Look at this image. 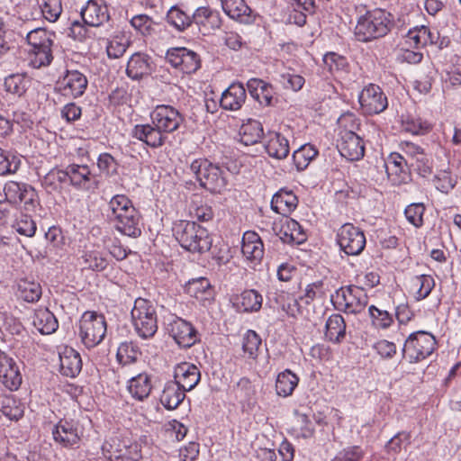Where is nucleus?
I'll use <instances>...</instances> for the list:
<instances>
[{
    "label": "nucleus",
    "instance_id": "1",
    "mask_svg": "<svg viewBox=\"0 0 461 461\" xmlns=\"http://www.w3.org/2000/svg\"><path fill=\"white\" fill-rule=\"evenodd\" d=\"M151 123L136 125L132 135L151 148L161 147L167 134L176 131L184 122L183 115L171 105H158L150 113Z\"/></svg>",
    "mask_w": 461,
    "mask_h": 461
},
{
    "label": "nucleus",
    "instance_id": "2",
    "mask_svg": "<svg viewBox=\"0 0 461 461\" xmlns=\"http://www.w3.org/2000/svg\"><path fill=\"white\" fill-rule=\"evenodd\" d=\"M107 215L122 234L132 238L141 234L140 214L126 195L115 194L110 199Z\"/></svg>",
    "mask_w": 461,
    "mask_h": 461
},
{
    "label": "nucleus",
    "instance_id": "3",
    "mask_svg": "<svg viewBox=\"0 0 461 461\" xmlns=\"http://www.w3.org/2000/svg\"><path fill=\"white\" fill-rule=\"evenodd\" d=\"M173 233L182 248L193 253H203L212 247L208 230L194 221H180L175 223Z\"/></svg>",
    "mask_w": 461,
    "mask_h": 461
},
{
    "label": "nucleus",
    "instance_id": "4",
    "mask_svg": "<svg viewBox=\"0 0 461 461\" xmlns=\"http://www.w3.org/2000/svg\"><path fill=\"white\" fill-rule=\"evenodd\" d=\"M338 122L341 128L337 145L340 155L350 161L359 160L364 157L365 145L354 131L358 127L355 116L352 113L344 114Z\"/></svg>",
    "mask_w": 461,
    "mask_h": 461
},
{
    "label": "nucleus",
    "instance_id": "5",
    "mask_svg": "<svg viewBox=\"0 0 461 461\" xmlns=\"http://www.w3.org/2000/svg\"><path fill=\"white\" fill-rule=\"evenodd\" d=\"M192 173L201 186L212 193H221L227 186L228 171L206 158H198L190 165Z\"/></svg>",
    "mask_w": 461,
    "mask_h": 461
},
{
    "label": "nucleus",
    "instance_id": "6",
    "mask_svg": "<svg viewBox=\"0 0 461 461\" xmlns=\"http://www.w3.org/2000/svg\"><path fill=\"white\" fill-rule=\"evenodd\" d=\"M131 320L136 333L142 339L152 338L158 330L156 310L151 303L137 298L131 310Z\"/></svg>",
    "mask_w": 461,
    "mask_h": 461
},
{
    "label": "nucleus",
    "instance_id": "7",
    "mask_svg": "<svg viewBox=\"0 0 461 461\" xmlns=\"http://www.w3.org/2000/svg\"><path fill=\"white\" fill-rule=\"evenodd\" d=\"M106 333V321L102 314L95 312H86L81 316L78 324V336L87 348L100 344Z\"/></svg>",
    "mask_w": 461,
    "mask_h": 461
},
{
    "label": "nucleus",
    "instance_id": "8",
    "mask_svg": "<svg viewBox=\"0 0 461 461\" xmlns=\"http://www.w3.org/2000/svg\"><path fill=\"white\" fill-rule=\"evenodd\" d=\"M436 344L431 333L423 330L412 332L404 342L402 356L411 363L422 361L434 352Z\"/></svg>",
    "mask_w": 461,
    "mask_h": 461
},
{
    "label": "nucleus",
    "instance_id": "9",
    "mask_svg": "<svg viewBox=\"0 0 461 461\" xmlns=\"http://www.w3.org/2000/svg\"><path fill=\"white\" fill-rule=\"evenodd\" d=\"M338 243L347 255H359L366 247L364 232L351 223H346L340 227L338 232Z\"/></svg>",
    "mask_w": 461,
    "mask_h": 461
},
{
    "label": "nucleus",
    "instance_id": "10",
    "mask_svg": "<svg viewBox=\"0 0 461 461\" xmlns=\"http://www.w3.org/2000/svg\"><path fill=\"white\" fill-rule=\"evenodd\" d=\"M336 301L347 312L357 314L367 305L368 296L363 288L350 285L336 291Z\"/></svg>",
    "mask_w": 461,
    "mask_h": 461
},
{
    "label": "nucleus",
    "instance_id": "11",
    "mask_svg": "<svg viewBox=\"0 0 461 461\" xmlns=\"http://www.w3.org/2000/svg\"><path fill=\"white\" fill-rule=\"evenodd\" d=\"M167 330L182 348H190L200 340L199 333L193 324L176 316L168 321Z\"/></svg>",
    "mask_w": 461,
    "mask_h": 461
},
{
    "label": "nucleus",
    "instance_id": "12",
    "mask_svg": "<svg viewBox=\"0 0 461 461\" xmlns=\"http://www.w3.org/2000/svg\"><path fill=\"white\" fill-rule=\"evenodd\" d=\"M358 101L363 112L366 114L380 113L388 105L386 95L378 86L374 84H370L361 91Z\"/></svg>",
    "mask_w": 461,
    "mask_h": 461
},
{
    "label": "nucleus",
    "instance_id": "13",
    "mask_svg": "<svg viewBox=\"0 0 461 461\" xmlns=\"http://www.w3.org/2000/svg\"><path fill=\"white\" fill-rule=\"evenodd\" d=\"M273 230L284 243L298 245L306 240V234L303 227L299 222L288 216L276 221L273 225Z\"/></svg>",
    "mask_w": 461,
    "mask_h": 461
},
{
    "label": "nucleus",
    "instance_id": "14",
    "mask_svg": "<svg viewBox=\"0 0 461 461\" xmlns=\"http://www.w3.org/2000/svg\"><path fill=\"white\" fill-rule=\"evenodd\" d=\"M88 85L86 77L78 70H68L57 82V90L64 96L77 98L85 93Z\"/></svg>",
    "mask_w": 461,
    "mask_h": 461
},
{
    "label": "nucleus",
    "instance_id": "15",
    "mask_svg": "<svg viewBox=\"0 0 461 461\" xmlns=\"http://www.w3.org/2000/svg\"><path fill=\"white\" fill-rule=\"evenodd\" d=\"M0 381L11 392L17 391L23 382V376L16 362L1 349Z\"/></svg>",
    "mask_w": 461,
    "mask_h": 461
},
{
    "label": "nucleus",
    "instance_id": "16",
    "mask_svg": "<svg viewBox=\"0 0 461 461\" xmlns=\"http://www.w3.org/2000/svg\"><path fill=\"white\" fill-rule=\"evenodd\" d=\"M158 377L146 372L131 377L128 382L130 394L138 401L147 399L157 386Z\"/></svg>",
    "mask_w": 461,
    "mask_h": 461
},
{
    "label": "nucleus",
    "instance_id": "17",
    "mask_svg": "<svg viewBox=\"0 0 461 461\" xmlns=\"http://www.w3.org/2000/svg\"><path fill=\"white\" fill-rule=\"evenodd\" d=\"M408 160L399 153H392L384 162L385 170L393 185H399L409 178L406 170Z\"/></svg>",
    "mask_w": 461,
    "mask_h": 461
},
{
    "label": "nucleus",
    "instance_id": "18",
    "mask_svg": "<svg viewBox=\"0 0 461 461\" xmlns=\"http://www.w3.org/2000/svg\"><path fill=\"white\" fill-rule=\"evenodd\" d=\"M241 252L247 260L255 265L261 261L264 256V245L258 233L246 231L243 234Z\"/></svg>",
    "mask_w": 461,
    "mask_h": 461
},
{
    "label": "nucleus",
    "instance_id": "19",
    "mask_svg": "<svg viewBox=\"0 0 461 461\" xmlns=\"http://www.w3.org/2000/svg\"><path fill=\"white\" fill-rule=\"evenodd\" d=\"M174 378L185 392H188L198 384L201 375L196 366L184 362L176 366Z\"/></svg>",
    "mask_w": 461,
    "mask_h": 461
},
{
    "label": "nucleus",
    "instance_id": "20",
    "mask_svg": "<svg viewBox=\"0 0 461 461\" xmlns=\"http://www.w3.org/2000/svg\"><path fill=\"white\" fill-rule=\"evenodd\" d=\"M56 442L64 447L74 446L80 439L79 426L75 421L60 420L52 431Z\"/></svg>",
    "mask_w": 461,
    "mask_h": 461
},
{
    "label": "nucleus",
    "instance_id": "21",
    "mask_svg": "<svg viewBox=\"0 0 461 461\" xmlns=\"http://www.w3.org/2000/svg\"><path fill=\"white\" fill-rule=\"evenodd\" d=\"M246 100V90L240 83L231 84L221 95V107L224 110L237 111Z\"/></svg>",
    "mask_w": 461,
    "mask_h": 461
},
{
    "label": "nucleus",
    "instance_id": "22",
    "mask_svg": "<svg viewBox=\"0 0 461 461\" xmlns=\"http://www.w3.org/2000/svg\"><path fill=\"white\" fill-rule=\"evenodd\" d=\"M61 373L68 377H75L82 369V360L79 353L72 348L66 347L59 352Z\"/></svg>",
    "mask_w": 461,
    "mask_h": 461
},
{
    "label": "nucleus",
    "instance_id": "23",
    "mask_svg": "<svg viewBox=\"0 0 461 461\" xmlns=\"http://www.w3.org/2000/svg\"><path fill=\"white\" fill-rule=\"evenodd\" d=\"M70 185L84 190L91 188L92 174L87 165L70 164L66 167Z\"/></svg>",
    "mask_w": 461,
    "mask_h": 461
},
{
    "label": "nucleus",
    "instance_id": "24",
    "mask_svg": "<svg viewBox=\"0 0 461 461\" xmlns=\"http://www.w3.org/2000/svg\"><path fill=\"white\" fill-rule=\"evenodd\" d=\"M221 3L223 11L231 19L244 24L252 23L251 10L244 0H221Z\"/></svg>",
    "mask_w": 461,
    "mask_h": 461
},
{
    "label": "nucleus",
    "instance_id": "25",
    "mask_svg": "<svg viewBox=\"0 0 461 461\" xmlns=\"http://www.w3.org/2000/svg\"><path fill=\"white\" fill-rule=\"evenodd\" d=\"M298 204L297 196L292 192L281 189L274 194L271 208L276 212L286 217L294 212Z\"/></svg>",
    "mask_w": 461,
    "mask_h": 461
},
{
    "label": "nucleus",
    "instance_id": "26",
    "mask_svg": "<svg viewBox=\"0 0 461 461\" xmlns=\"http://www.w3.org/2000/svg\"><path fill=\"white\" fill-rule=\"evenodd\" d=\"M185 290L190 296L203 305L210 303L213 299V289L209 280L204 277L190 280L185 285Z\"/></svg>",
    "mask_w": 461,
    "mask_h": 461
},
{
    "label": "nucleus",
    "instance_id": "27",
    "mask_svg": "<svg viewBox=\"0 0 461 461\" xmlns=\"http://www.w3.org/2000/svg\"><path fill=\"white\" fill-rule=\"evenodd\" d=\"M185 391L176 382L166 383L160 395V402L167 410H175L185 398Z\"/></svg>",
    "mask_w": 461,
    "mask_h": 461
},
{
    "label": "nucleus",
    "instance_id": "28",
    "mask_svg": "<svg viewBox=\"0 0 461 461\" xmlns=\"http://www.w3.org/2000/svg\"><path fill=\"white\" fill-rule=\"evenodd\" d=\"M264 136V129L259 121L249 119L239 131L240 141L245 146L257 144Z\"/></svg>",
    "mask_w": 461,
    "mask_h": 461
},
{
    "label": "nucleus",
    "instance_id": "29",
    "mask_svg": "<svg viewBox=\"0 0 461 461\" xmlns=\"http://www.w3.org/2000/svg\"><path fill=\"white\" fill-rule=\"evenodd\" d=\"M247 86L250 95L261 105L268 106L271 104L274 95L271 85L261 79L251 78L248 81Z\"/></svg>",
    "mask_w": 461,
    "mask_h": 461
},
{
    "label": "nucleus",
    "instance_id": "30",
    "mask_svg": "<svg viewBox=\"0 0 461 461\" xmlns=\"http://www.w3.org/2000/svg\"><path fill=\"white\" fill-rule=\"evenodd\" d=\"M151 66L148 56L135 53L128 61L126 73L132 79H140L151 73Z\"/></svg>",
    "mask_w": 461,
    "mask_h": 461
},
{
    "label": "nucleus",
    "instance_id": "31",
    "mask_svg": "<svg viewBox=\"0 0 461 461\" xmlns=\"http://www.w3.org/2000/svg\"><path fill=\"white\" fill-rule=\"evenodd\" d=\"M32 322L37 330L44 335L52 334L59 328L58 320L47 308L36 310Z\"/></svg>",
    "mask_w": 461,
    "mask_h": 461
},
{
    "label": "nucleus",
    "instance_id": "32",
    "mask_svg": "<svg viewBox=\"0 0 461 461\" xmlns=\"http://www.w3.org/2000/svg\"><path fill=\"white\" fill-rule=\"evenodd\" d=\"M267 153L275 158H285L290 151L288 140L279 132H270L265 146Z\"/></svg>",
    "mask_w": 461,
    "mask_h": 461
},
{
    "label": "nucleus",
    "instance_id": "33",
    "mask_svg": "<svg viewBox=\"0 0 461 461\" xmlns=\"http://www.w3.org/2000/svg\"><path fill=\"white\" fill-rule=\"evenodd\" d=\"M193 25L207 29H220L222 21L218 12L206 7H200L193 14Z\"/></svg>",
    "mask_w": 461,
    "mask_h": 461
},
{
    "label": "nucleus",
    "instance_id": "34",
    "mask_svg": "<svg viewBox=\"0 0 461 461\" xmlns=\"http://www.w3.org/2000/svg\"><path fill=\"white\" fill-rule=\"evenodd\" d=\"M0 412L11 420H18L23 416V405L11 394L0 392Z\"/></svg>",
    "mask_w": 461,
    "mask_h": 461
},
{
    "label": "nucleus",
    "instance_id": "35",
    "mask_svg": "<svg viewBox=\"0 0 461 461\" xmlns=\"http://www.w3.org/2000/svg\"><path fill=\"white\" fill-rule=\"evenodd\" d=\"M346 335V323L340 314H332L326 321V338L334 342H340Z\"/></svg>",
    "mask_w": 461,
    "mask_h": 461
},
{
    "label": "nucleus",
    "instance_id": "36",
    "mask_svg": "<svg viewBox=\"0 0 461 461\" xmlns=\"http://www.w3.org/2000/svg\"><path fill=\"white\" fill-rule=\"evenodd\" d=\"M262 295L256 290H246L237 298L239 309L245 312H253L260 310L262 306Z\"/></svg>",
    "mask_w": 461,
    "mask_h": 461
},
{
    "label": "nucleus",
    "instance_id": "37",
    "mask_svg": "<svg viewBox=\"0 0 461 461\" xmlns=\"http://www.w3.org/2000/svg\"><path fill=\"white\" fill-rule=\"evenodd\" d=\"M298 376L286 369L281 372L276 381V392L277 395L282 397L290 396L298 385Z\"/></svg>",
    "mask_w": 461,
    "mask_h": 461
},
{
    "label": "nucleus",
    "instance_id": "38",
    "mask_svg": "<svg viewBox=\"0 0 461 461\" xmlns=\"http://www.w3.org/2000/svg\"><path fill=\"white\" fill-rule=\"evenodd\" d=\"M318 150L311 144L301 146L293 153V160L297 170H304L310 162L316 158Z\"/></svg>",
    "mask_w": 461,
    "mask_h": 461
},
{
    "label": "nucleus",
    "instance_id": "39",
    "mask_svg": "<svg viewBox=\"0 0 461 461\" xmlns=\"http://www.w3.org/2000/svg\"><path fill=\"white\" fill-rule=\"evenodd\" d=\"M18 293L20 297L28 302L35 303L40 300L41 296V287L39 283L23 279L18 284Z\"/></svg>",
    "mask_w": 461,
    "mask_h": 461
},
{
    "label": "nucleus",
    "instance_id": "40",
    "mask_svg": "<svg viewBox=\"0 0 461 461\" xmlns=\"http://www.w3.org/2000/svg\"><path fill=\"white\" fill-rule=\"evenodd\" d=\"M67 181L66 168L64 170L53 168L44 176L41 184L48 192H53L61 189L62 185Z\"/></svg>",
    "mask_w": 461,
    "mask_h": 461
},
{
    "label": "nucleus",
    "instance_id": "41",
    "mask_svg": "<svg viewBox=\"0 0 461 461\" xmlns=\"http://www.w3.org/2000/svg\"><path fill=\"white\" fill-rule=\"evenodd\" d=\"M130 45L129 38L120 32L107 42L106 51L110 59H118L122 57Z\"/></svg>",
    "mask_w": 461,
    "mask_h": 461
},
{
    "label": "nucleus",
    "instance_id": "42",
    "mask_svg": "<svg viewBox=\"0 0 461 461\" xmlns=\"http://www.w3.org/2000/svg\"><path fill=\"white\" fill-rule=\"evenodd\" d=\"M82 259L84 267L94 271H103L108 266V260L104 254L97 250L86 251Z\"/></svg>",
    "mask_w": 461,
    "mask_h": 461
},
{
    "label": "nucleus",
    "instance_id": "43",
    "mask_svg": "<svg viewBox=\"0 0 461 461\" xmlns=\"http://www.w3.org/2000/svg\"><path fill=\"white\" fill-rule=\"evenodd\" d=\"M21 166V158L0 149V176L15 174Z\"/></svg>",
    "mask_w": 461,
    "mask_h": 461
},
{
    "label": "nucleus",
    "instance_id": "44",
    "mask_svg": "<svg viewBox=\"0 0 461 461\" xmlns=\"http://www.w3.org/2000/svg\"><path fill=\"white\" fill-rule=\"evenodd\" d=\"M140 356L138 347L132 342H122L117 349L116 357L120 364L126 366L137 361Z\"/></svg>",
    "mask_w": 461,
    "mask_h": 461
},
{
    "label": "nucleus",
    "instance_id": "45",
    "mask_svg": "<svg viewBox=\"0 0 461 461\" xmlns=\"http://www.w3.org/2000/svg\"><path fill=\"white\" fill-rule=\"evenodd\" d=\"M261 345V338L254 330H249L242 338V349L249 358L256 359Z\"/></svg>",
    "mask_w": 461,
    "mask_h": 461
},
{
    "label": "nucleus",
    "instance_id": "46",
    "mask_svg": "<svg viewBox=\"0 0 461 461\" xmlns=\"http://www.w3.org/2000/svg\"><path fill=\"white\" fill-rule=\"evenodd\" d=\"M368 312L372 325L376 329H388L393 322V317L391 313L375 305L369 306Z\"/></svg>",
    "mask_w": 461,
    "mask_h": 461
},
{
    "label": "nucleus",
    "instance_id": "47",
    "mask_svg": "<svg viewBox=\"0 0 461 461\" xmlns=\"http://www.w3.org/2000/svg\"><path fill=\"white\" fill-rule=\"evenodd\" d=\"M52 37H54V32L51 31H29L26 41L33 50L43 48V46L51 47L53 43Z\"/></svg>",
    "mask_w": 461,
    "mask_h": 461
},
{
    "label": "nucleus",
    "instance_id": "48",
    "mask_svg": "<svg viewBox=\"0 0 461 461\" xmlns=\"http://www.w3.org/2000/svg\"><path fill=\"white\" fill-rule=\"evenodd\" d=\"M28 79L21 74L10 75L5 79V88L7 92L21 96L26 92Z\"/></svg>",
    "mask_w": 461,
    "mask_h": 461
},
{
    "label": "nucleus",
    "instance_id": "49",
    "mask_svg": "<svg viewBox=\"0 0 461 461\" xmlns=\"http://www.w3.org/2000/svg\"><path fill=\"white\" fill-rule=\"evenodd\" d=\"M412 284L418 287L416 292V299L418 301L423 300L429 295L435 286V281L429 275H420L413 278Z\"/></svg>",
    "mask_w": 461,
    "mask_h": 461
},
{
    "label": "nucleus",
    "instance_id": "50",
    "mask_svg": "<svg viewBox=\"0 0 461 461\" xmlns=\"http://www.w3.org/2000/svg\"><path fill=\"white\" fill-rule=\"evenodd\" d=\"M435 187L444 194H448L456 185V177L449 171L442 170L433 178Z\"/></svg>",
    "mask_w": 461,
    "mask_h": 461
},
{
    "label": "nucleus",
    "instance_id": "51",
    "mask_svg": "<svg viewBox=\"0 0 461 461\" xmlns=\"http://www.w3.org/2000/svg\"><path fill=\"white\" fill-rule=\"evenodd\" d=\"M53 59L51 47L33 49L30 59V64L34 68H41L49 66Z\"/></svg>",
    "mask_w": 461,
    "mask_h": 461
},
{
    "label": "nucleus",
    "instance_id": "52",
    "mask_svg": "<svg viewBox=\"0 0 461 461\" xmlns=\"http://www.w3.org/2000/svg\"><path fill=\"white\" fill-rule=\"evenodd\" d=\"M167 19L176 29H185L193 26V16L190 17L177 7H172L168 11Z\"/></svg>",
    "mask_w": 461,
    "mask_h": 461
},
{
    "label": "nucleus",
    "instance_id": "53",
    "mask_svg": "<svg viewBox=\"0 0 461 461\" xmlns=\"http://www.w3.org/2000/svg\"><path fill=\"white\" fill-rule=\"evenodd\" d=\"M235 393L240 402H247L249 404L254 399L256 389L249 378L242 377L236 384Z\"/></svg>",
    "mask_w": 461,
    "mask_h": 461
},
{
    "label": "nucleus",
    "instance_id": "54",
    "mask_svg": "<svg viewBox=\"0 0 461 461\" xmlns=\"http://www.w3.org/2000/svg\"><path fill=\"white\" fill-rule=\"evenodd\" d=\"M323 63L331 73L344 71L348 67L347 59L335 52L325 54Z\"/></svg>",
    "mask_w": 461,
    "mask_h": 461
},
{
    "label": "nucleus",
    "instance_id": "55",
    "mask_svg": "<svg viewBox=\"0 0 461 461\" xmlns=\"http://www.w3.org/2000/svg\"><path fill=\"white\" fill-rule=\"evenodd\" d=\"M13 227L19 234L30 238L35 235L37 230L35 221L27 214L22 215L16 220Z\"/></svg>",
    "mask_w": 461,
    "mask_h": 461
},
{
    "label": "nucleus",
    "instance_id": "56",
    "mask_svg": "<svg viewBox=\"0 0 461 461\" xmlns=\"http://www.w3.org/2000/svg\"><path fill=\"white\" fill-rule=\"evenodd\" d=\"M182 63L179 70L185 74L194 73L200 68V59L198 55L185 48V53L182 54Z\"/></svg>",
    "mask_w": 461,
    "mask_h": 461
},
{
    "label": "nucleus",
    "instance_id": "57",
    "mask_svg": "<svg viewBox=\"0 0 461 461\" xmlns=\"http://www.w3.org/2000/svg\"><path fill=\"white\" fill-rule=\"evenodd\" d=\"M446 83H449L452 86L461 85V56L451 59V64L447 70Z\"/></svg>",
    "mask_w": 461,
    "mask_h": 461
},
{
    "label": "nucleus",
    "instance_id": "58",
    "mask_svg": "<svg viewBox=\"0 0 461 461\" xmlns=\"http://www.w3.org/2000/svg\"><path fill=\"white\" fill-rule=\"evenodd\" d=\"M424 212L425 207L422 203H412L406 207L404 214L410 223L420 227L423 224Z\"/></svg>",
    "mask_w": 461,
    "mask_h": 461
},
{
    "label": "nucleus",
    "instance_id": "59",
    "mask_svg": "<svg viewBox=\"0 0 461 461\" xmlns=\"http://www.w3.org/2000/svg\"><path fill=\"white\" fill-rule=\"evenodd\" d=\"M410 167L422 177H426L432 173V160L425 152L411 161Z\"/></svg>",
    "mask_w": 461,
    "mask_h": 461
},
{
    "label": "nucleus",
    "instance_id": "60",
    "mask_svg": "<svg viewBox=\"0 0 461 461\" xmlns=\"http://www.w3.org/2000/svg\"><path fill=\"white\" fill-rule=\"evenodd\" d=\"M404 131L413 134H424L429 130V124L420 118L408 117L402 122Z\"/></svg>",
    "mask_w": 461,
    "mask_h": 461
},
{
    "label": "nucleus",
    "instance_id": "61",
    "mask_svg": "<svg viewBox=\"0 0 461 461\" xmlns=\"http://www.w3.org/2000/svg\"><path fill=\"white\" fill-rule=\"evenodd\" d=\"M28 184L10 181L5 185L4 192L6 199L11 203H19L23 194V189Z\"/></svg>",
    "mask_w": 461,
    "mask_h": 461
},
{
    "label": "nucleus",
    "instance_id": "62",
    "mask_svg": "<svg viewBox=\"0 0 461 461\" xmlns=\"http://www.w3.org/2000/svg\"><path fill=\"white\" fill-rule=\"evenodd\" d=\"M324 296L323 282L317 281L308 285L305 288L304 294L300 297V300L309 304L317 298H322Z\"/></svg>",
    "mask_w": 461,
    "mask_h": 461
},
{
    "label": "nucleus",
    "instance_id": "63",
    "mask_svg": "<svg viewBox=\"0 0 461 461\" xmlns=\"http://www.w3.org/2000/svg\"><path fill=\"white\" fill-rule=\"evenodd\" d=\"M280 82L285 88L296 92L303 88L305 79L301 75L285 73L281 75Z\"/></svg>",
    "mask_w": 461,
    "mask_h": 461
},
{
    "label": "nucleus",
    "instance_id": "64",
    "mask_svg": "<svg viewBox=\"0 0 461 461\" xmlns=\"http://www.w3.org/2000/svg\"><path fill=\"white\" fill-rule=\"evenodd\" d=\"M364 457V451L360 447L354 446L344 448L331 461H360Z\"/></svg>",
    "mask_w": 461,
    "mask_h": 461
}]
</instances>
